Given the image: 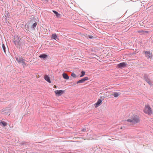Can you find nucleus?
Segmentation results:
<instances>
[{
	"instance_id": "nucleus-1",
	"label": "nucleus",
	"mask_w": 153,
	"mask_h": 153,
	"mask_svg": "<svg viewBox=\"0 0 153 153\" xmlns=\"http://www.w3.org/2000/svg\"><path fill=\"white\" fill-rule=\"evenodd\" d=\"M143 111L145 113L148 114H151L152 113L151 108L148 105H145Z\"/></svg>"
},
{
	"instance_id": "nucleus-2",
	"label": "nucleus",
	"mask_w": 153,
	"mask_h": 153,
	"mask_svg": "<svg viewBox=\"0 0 153 153\" xmlns=\"http://www.w3.org/2000/svg\"><path fill=\"white\" fill-rule=\"evenodd\" d=\"M144 79L150 85H153L152 82L149 78L148 76L146 74H144L143 76Z\"/></svg>"
},
{
	"instance_id": "nucleus-3",
	"label": "nucleus",
	"mask_w": 153,
	"mask_h": 153,
	"mask_svg": "<svg viewBox=\"0 0 153 153\" xmlns=\"http://www.w3.org/2000/svg\"><path fill=\"white\" fill-rule=\"evenodd\" d=\"M16 59L19 63H22L23 65H26V64L25 63V60L23 59L22 58L19 57L18 58L16 57Z\"/></svg>"
},
{
	"instance_id": "nucleus-4",
	"label": "nucleus",
	"mask_w": 153,
	"mask_h": 153,
	"mask_svg": "<svg viewBox=\"0 0 153 153\" xmlns=\"http://www.w3.org/2000/svg\"><path fill=\"white\" fill-rule=\"evenodd\" d=\"M143 53H144L145 56L147 59H149L151 57L152 53H150V51H144Z\"/></svg>"
},
{
	"instance_id": "nucleus-5",
	"label": "nucleus",
	"mask_w": 153,
	"mask_h": 153,
	"mask_svg": "<svg viewBox=\"0 0 153 153\" xmlns=\"http://www.w3.org/2000/svg\"><path fill=\"white\" fill-rule=\"evenodd\" d=\"M20 38L18 36H16L15 37L14 39V42L15 45H19V43Z\"/></svg>"
},
{
	"instance_id": "nucleus-6",
	"label": "nucleus",
	"mask_w": 153,
	"mask_h": 153,
	"mask_svg": "<svg viewBox=\"0 0 153 153\" xmlns=\"http://www.w3.org/2000/svg\"><path fill=\"white\" fill-rule=\"evenodd\" d=\"M127 65L126 62H123L117 65V67L119 68H122L126 67Z\"/></svg>"
},
{
	"instance_id": "nucleus-7",
	"label": "nucleus",
	"mask_w": 153,
	"mask_h": 153,
	"mask_svg": "<svg viewBox=\"0 0 153 153\" xmlns=\"http://www.w3.org/2000/svg\"><path fill=\"white\" fill-rule=\"evenodd\" d=\"M65 92L64 90H56L55 91V93L57 96H59L63 94Z\"/></svg>"
},
{
	"instance_id": "nucleus-8",
	"label": "nucleus",
	"mask_w": 153,
	"mask_h": 153,
	"mask_svg": "<svg viewBox=\"0 0 153 153\" xmlns=\"http://www.w3.org/2000/svg\"><path fill=\"white\" fill-rule=\"evenodd\" d=\"M140 120V119L139 116L134 115V124L135 123H139Z\"/></svg>"
},
{
	"instance_id": "nucleus-9",
	"label": "nucleus",
	"mask_w": 153,
	"mask_h": 153,
	"mask_svg": "<svg viewBox=\"0 0 153 153\" xmlns=\"http://www.w3.org/2000/svg\"><path fill=\"white\" fill-rule=\"evenodd\" d=\"M102 102V101L101 99H98L97 103L94 104L95 107L96 108L99 106L101 104Z\"/></svg>"
},
{
	"instance_id": "nucleus-10",
	"label": "nucleus",
	"mask_w": 153,
	"mask_h": 153,
	"mask_svg": "<svg viewBox=\"0 0 153 153\" xmlns=\"http://www.w3.org/2000/svg\"><path fill=\"white\" fill-rule=\"evenodd\" d=\"M88 80V78L87 77H84L81 79L79 80L77 82V83H82L83 82H85V81Z\"/></svg>"
},
{
	"instance_id": "nucleus-11",
	"label": "nucleus",
	"mask_w": 153,
	"mask_h": 153,
	"mask_svg": "<svg viewBox=\"0 0 153 153\" xmlns=\"http://www.w3.org/2000/svg\"><path fill=\"white\" fill-rule=\"evenodd\" d=\"M134 121V117L133 116L131 118L125 120V121H127L129 123H130V124H132V123H133Z\"/></svg>"
},
{
	"instance_id": "nucleus-12",
	"label": "nucleus",
	"mask_w": 153,
	"mask_h": 153,
	"mask_svg": "<svg viewBox=\"0 0 153 153\" xmlns=\"http://www.w3.org/2000/svg\"><path fill=\"white\" fill-rule=\"evenodd\" d=\"M44 79L48 82L51 83V82L50 80V77L48 75H45L44 77Z\"/></svg>"
},
{
	"instance_id": "nucleus-13",
	"label": "nucleus",
	"mask_w": 153,
	"mask_h": 153,
	"mask_svg": "<svg viewBox=\"0 0 153 153\" xmlns=\"http://www.w3.org/2000/svg\"><path fill=\"white\" fill-rule=\"evenodd\" d=\"M120 94L119 93L115 92L113 94H111L110 95V97H112L113 95H114V97H117L120 95Z\"/></svg>"
},
{
	"instance_id": "nucleus-14",
	"label": "nucleus",
	"mask_w": 153,
	"mask_h": 153,
	"mask_svg": "<svg viewBox=\"0 0 153 153\" xmlns=\"http://www.w3.org/2000/svg\"><path fill=\"white\" fill-rule=\"evenodd\" d=\"M51 38L52 39H54L55 40H56V39H58V38L56 33L53 34L51 36Z\"/></svg>"
},
{
	"instance_id": "nucleus-15",
	"label": "nucleus",
	"mask_w": 153,
	"mask_h": 153,
	"mask_svg": "<svg viewBox=\"0 0 153 153\" xmlns=\"http://www.w3.org/2000/svg\"><path fill=\"white\" fill-rule=\"evenodd\" d=\"M7 123L4 121L0 122V125L1 126H3V127H4L6 126Z\"/></svg>"
},
{
	"instance_id": "nucleus-16",
	"label": "nucleus",
	"mask_w": 153,
	"mask_h": 153,
	"mask_svg": "<svg viewBox=\"0 0 153 153\" xmlns=\"http://www.w3.org/2000/svg\"><path fill=\"white\" fill-rule=\"evenodd\" d=\"M63 77L64 79H69V77L66 73H63L62 74Z\"/></svg>"
},
{
	"instance_id": "nucleus-17",
	"label": "nucleus",
	"mask_w": 153,
	"mask_h": 153,
	"mask_svg": "<svg viewBox=\"0 0 153 153\" xmlns=\"http://www.w3.org/2000/svg\"><path fill=\"white\" fill-rule=\"evenodd\" d=\"M53 12L56 14V16L57 17H60V14L58 13L55 10H53Z\"/></svg>"
},
{
	"instance_id": "nucleus-18",
	"label": "nucleus",
	"mask_w": 153,
	"mask_h": 153,
	"mask_svg": "<svg viewBox=\"0 0 153 153\" xmlns=\"http://www.w3.org/2000/svg\"><path fill=\"white\" fill-rule=\"evenodd\" d=\"M47 55L45 54H42L39 56V57L41 58H45L47 57Z\"/></svg>"
},
{
	"instance_id": "nucleus-19",
	"label": "nucleus",
	"mask_w": 153,
	"mask_h": 153,
	"mask_svg": "<svg viewBox=\"0 0 153 153\" xmlns=\"http://www.w3.org/2000/svg\"><path fill=\"white\" fill-rule=\"evenodd\" d=\"M37 25V24L36 22L34 23L32 26V28H33V29H34V28L36 27V26Z\"/></svg>"
},
{
	"instance_id": "nucleus-20",
	"label": "nucleus",
	"mask_w": 153,
	"mask_h": 153,
	"mask_svg": "<svg viewBox=\"0 0 153 153\" xmlns=\"http://www.w3.org/2000/svg\"><path fill=\"white\" fill-rule=\"evenodd\" d=\"M82 75L80 76V77L83 76L85 74V72L84 71H82L81 72Z\"/></svg>"
},
{
	"instance_id": "nucleus-21",
	"label": "nucleus",
	"mask_w": 153,
	"mask_h": 153,
	"mask_svg": "<svg viewBox=\"0 0 153 153\" xmlns=\"http://www.w3.org/2000/svg\"><path fill=\"white\" fill-rule=\"evenodd\" d=\"M2 47L4 52L5 53V47L4 44H3L2 45Z\"/></svg>"
},
{
	"instance_id": "nucleus-22",
	"label": "nucleus",
	"mask_w": 153,
	"mask_h": 153,
	"mask_svg": "<svg viewBox=\"0 0 153 153\" xmlns=\"http://www.w3.org/2000/svg\"><path fill=\"white\" fill-rule=\"evenodd\" d=\"M71 76L74 78H76V75L74 73L71 74Z\"/></svg>"
},
{
	"instance_id": "nucleus-23",
	"label": "nucleus",
	"mask_w": 153,
	"mask_h": 153,
	"mask_svg": "<svg viewBox=\"0 0 153 153\" xmlns=\"http://www.w3.org/2000/svg\"><path fill=\"white\" fill-rule=\"evenodd\" d=\"M137 32L138 33H143L144 32V31L143 30H138V31H137Z\"/></svg>"
},
{
	"instance_id": "nucleus-24",
	"label": "nucleus",
	"mask_w": 153,
	"mask_h": 153,
	"mask_svg": "<svg viewBox=\"0 0 153 153\" xmlns=\"http://www.w3.org/2000/svg\"><path fill=\"white\" fill-rule=\"evenodd\" d=\"M139 14L138 13H136V14H134V16H137Z\"/></svg>"
},
{
	"instance_id": "nucleus-25",
	"label": "nucleus",
	"mask_w": 153,
	"mask_h": 153,
	"mask_svg": "<svg viewBox=\"0 0 153 153\" xmlns=\"http://www.w3.org/2000/svg\"><path fill=\"white\" fill-rule=\"evenodd\" d=\"M53 88H56V86L55 85H54L53 86Z\"/></svg>"
},
{
	"instance_id": "nucleus-26",
	"label": "nucleus",
	"mask_w": 153,
	"mask_h": 153,
	"mask_svg": "<svg viewBox=\"0 0 153 153\" xmlns=\"http://www.w3.org/2000/svg\"><path fill=\"white\" fill-rule=\"evenodd\" d=\"M135 62H136V61H135ZM134 64H135L136 65L139 64L138 63H137L136 62H134Z\"/></svg>"
},
{
	"instance_id": "nucleus-27",
	"label": "nucleus",
	"mask_w": 153,
	"mask_h": 153,
	"mask_svg": "<svg viewBox=\"0 0 153 153\" xmlns=\"http://www.w3.org/2000/svg\"><path fill=\"white\" fill-rule=\"evenodd\" d=\"M45 1H46L47 2L48 1V0H45Z\"/></svg>"
},
{
	"instance_id": "nucleus-28",
	"label": "nucleus",
	"mask_w": 153,
	"mask_h": 153,
	"mask_svg": "<svg viewBox=\"0 0 153 153\" xmlns=\"http://www.w3.org/2000/svg\"><path fill=\"white\" fill-rule=\"evenodd\" d=\"M137 51H135V52H134V54H135V53H137Z\"/></svg>"
},
{
	"instance_id": "nucleus-29",
	"label": "nucleus",
	"mask_w": 153,
	"mask_h": 153,
	"mask_svg": "<svg viewBox=\"0 0 153 153\" xmlns=\"http://www.w3.org/2000/svg\"><path fill=\"white\" fill-rule=\"evenodd\" d=\"M89 38H91V36H89Z\"/></svg>"
},
{
	"instance_id": "nucleus-30",
	"label": "nucleus",
	"mask_w": 153,
	"mask_h": 153,
	"mask_svg": "<svg viewBox=\"0 0 153 153\" xmlns=\"http://www.w3.org/2000/svg\"><path fill=\"white\" fill-rule=\"evenodd\" d=\"M121 129H122V127H121Z\"/></svg>"
}]
</instances>
